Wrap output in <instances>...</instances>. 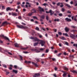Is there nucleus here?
<instances>
[{"mask_svg":"<svg viewBox=\"0 0 77 77\" xmlns=\"http://www.w3.org/2000/svg\"><path fill=\"white\" fill-rule=\"evenodd\" d=\"M33 41L35 42V41H37V42H40L39 43L40 44H41V46H43L44 45V44H45V41L42 40H39V39L37 38L36 37H34V40H33Z\"/></svg>","mask_w":77,"mask_h":77,"instance_id":"obj_1","label":"nucleus"},{"mask_svg":"<svg viewBox=\"0 0 77 77\" xmlns=\"http://www.w3.org/2000/svg\"><path fill=\"white\" fill-rule=\"evenodd\" d=\"M38 11H40V14H42V12H44V8H42L40 7H38Z\"/></svg>","mask_w":77,"mask_h":77,"instance_id":"obj_2","label":"nucleus"},{"mask_svg":"<svg viewBox=\"0 0 77 77\" xmlns=\"http://www.w3.org/2000/svg\"><path fill=\"white\" fill-rule=\"evenodd\" d=\"M17 27L19 28H20V29H27V27L24 26L22 25H17Z\"/></svg>","mask_w":77,"mask_h":77,"instance_id":"obj_3","label":"nucleus"},{"mask_svg":"<svg viewBox=\"0 0 77 77\" xmlns=\"http://www.w3.org/2000/svg\"><path fill=\"white\" fill-rule=\"evenodd\" d=\"M0 37H3V38H5V39H7L9 41H10V40H9V38H8L7 37H6V36H4V35H0Z\"/></svg>","mask_w":77,"mask_h":77,"instance_id":"obj_4","label":"nucleus"},{"mask_svg":"<svg viewBox=\"0 0 77 77\" xmlns=\"http://www.w3.org/2000/svg\"><path fill=\"white\" fill-rule=\"evenodd\" d=\"M31 50L32 51H36V53H39V52H41V51H38V50L35 49H31Z\"/></svg>","mask_w":77,"mask_h":77,"instance_id":"obj_5","label":"nucleus"},{"mask_svg":"<svg viewBox=\"0 0 77 77\" xmlns=\"http://www.w3.org/2000/svg\"><path fill=\"white\" fill-rule=\"evenodd\" d=\"M65 20H66V21H68V22L71 21V19H69L68 17L66 18L65 19Z\"/></svg>","mask_w":77,"mask_h":77,"instance_id":"obj_6","label":"nucleus"},{"mask_svg":"<svg viewBox=\"0 0 77 77\" xmlns=\"http://www.w3.org/2000/svg\"><path fill=\"white\" fill-rule=\"evenodd\" d=\"M8 24V23L7 22V21H5L2 23V24L1 25V27H2V26H4V24Z\"/></svg>","mask_w":77,"mask_h":77,"instance_id":"obj_7","label":"nucleus"},{"mask_svg":"<svg viewBox=\"0 0 77 77\" xmlns=\"http://www.w3.org/2000/svg\"><path fill=\"white\" fill-rule=\"evenodd\" d=\"M65 30L66 31V32H68L69 30V29L67 27H66L65 28Z\"/></svg>","mask_w":77,"mask_h":77,"instance_id":"obj_8","label":"nucleus"},{"mask_svg":"<svg viewBox=\"0 0 77 77\" xmlns=\"http://www.w3.org/2000/svg\"><path fill=\"white\" fill-rule=\"evenodd\" d=\"M49 13L51 15H52L54 14V11H52L51 10H49Z\"/></svg>","mask_w":77,"mask_h":77,"instance_id":"obj_9","label":"nucleus"},{"mask_svg":"<svg viewBox=\"0 0 77 77\" xmlns=\"http://www.w3.org/2000/svg\"><path fill=\"white\" fill-rule=\"evenodd\" d=\"M33 14V13H36V10L35 9H33L32 10V12H31Z\"/></svg>","mask_w":77,"mask_h":77,"instance_id":"obj_10","label":"nucleus"},{"mask_svg":"<svg viewBox=\"0 0 77 77\" xmlns=\"http://www.w3.org/2000/svg\"><path fill=\"white\" fill-rule=\"evenodd\" d=\"M14 46L15 47H20V46H19V45L17 44V43H16L14 44Z\"/></svg>","mask_w":77,"mask_h":77,"instance_id":"obj_11","label":"nucleus"},{"mask_svg":"<svg viewBox=\"0 0 77 77\" xmlns=\"http://www.w3.org/2000/svg\"><path fill=\"white\" fill-rule=\"evenodd\" d=\"M12 15V16H17V14L15 12L13 13Z\"/></svg>","mask_w":77,"mask_h":77,"instance_id":"obj_12","label":"nucleus"},{"mask_svg":"<svg viewBox=\"0 0 77 77\" xmlns=\"http://www.w3.org/2000/svg\"><path fill=\"white\" fill-rule=\"evenodd\" d=\"M13 72H14L15 74H17L18 73V71L13 69Z\"/></svg>","mask_w":77,"mask_h":77,"instance_id":"obj_13","label":"nucleus"},{"mask_svg":"<svg viewBox=\"0 0 77 77\" xmlns=\"http://www.w3.org/2000/svg\"><path fill=\"white\" fill-rule=\"evenodd\" d=\"M69 57H70V59H74V56L73 55H70L69 56Z\"/></svg>","mask_w":77,"mask_h":77,"instance_id":"obj_14","label":"nucleus"},{"mask_svg":"<svg viewBox=\"0 0 77 77\" xmlns=\"http://www.w3.org/2000/svg\"><path fill=\"white\" fill-rule=\"evenodd\" d=\"M71 32H73V33H75V32H77V30H72L70 31Z\"/></svg>","mask_w":77,"mask_h":77,"instance_id":"obj_15","label":"nucleus"},{"mask_svg":"<svg viewBox=\"0 0 77 77\" xmlns=\"http://www.w3.org/2000/svg\"><path fill=\"white\" fill-rule=\"evenodd\" d=\"M71 72H73V73H77V71L75 70H71Z\"/></svg>","mask_w":77,"mask_h":77,"instance_id":"obj_16","label":"nucleus"},{"mask_svg":"<svg viewBox=\"0 0 77 77\" xmlns=\"http://www.w3.org/2000/svg\"><path fill=\"white\" fill-rule=\"evenodd\" d=\"M60 13V12L58 11H57L56 12V13H55L54 14V15H55V16H57V14H58Z\"/></svg>","mask_w":77,"mask_h":77,"instance_id":"obj_17","label":"nucleus"},{"mask_svg":"<svg viewBox=\"0 0 77 77\" xmlns=\"http://www.w3.org/2000/svg\"><path fill=\"white\" fill-rule=\"evenodd\" d=\"M44 50H45V48H41L40 49V50H38V51H44Z\"/></svg>","mask_w":77,"mask_h":77,"instance_id":"obj_18","label":"nucleus"},{"mask_svg":"<svg viewBox=\"0 0 77 77\" xmlns=\"http://www.w3.org/2000/svg\"><path fill=\"white\" fill-rule=\"evenodd\" d=\"M28 48V47H27L26 48H21V49H22V50H27Z\"/></svg>","mask_w":77,"mask_h":77,"instance_id":"obj_19","label":"nucleus"},{"mask_svg":"<svg viewBox=\"0 0 77 77\" xmlns=\"http://www.w3.org/2000/svg\"><path fill=\"white\" fill-rule=\"evenodd\" d=\"M67 74V73H64L63 75V77H66V74Z\"/></svg>","mask_w":77,"mask_h":77,"instance_id":"obj_20","label":"nucleus"},{"mask_svg":"<svg viewBox=\"0 0 77 77\" xmlns=\"http://www.w3.org/2000/svg\"><path fill=\"white\" fill-rule=\"evenodd\" d=\"M71 27H72V28H73V29H76L77 28V27L73 26H71Z\"/></svg>","mask_w":77,"mask_h":77,"instance_id":"obj_21","label":"nucleus"},{"mask_svg":"<svg viewBox=\"0 0 77 77\" xmlns=\"http://www.w3.org/2000/svg\"><path fill=\"white\" fill-rule=\"evenodd\" d=\"M38 44V42H37L36 43H34L33 45L34 46H36Z\"/></svg>","mask_w":77,"mask_h":77,"instance_id":"obj_22","label":"nucleus"},{"mask_svg":"<svg viewBox=\"0 0 77 77\" xmlns=\"http://www.w3.org/2000/svg\"><path fill=\"white\" fill-rule=\"evenodd\" d=\"M74 3L75 4H74V6H77V1H75Z\"/></svg>","mask_w":77,"mask_h":77,"instance_id":"obj_23","label":"nucleus"},{"mask_svg":"<svg viewBox=\"0 0 77 77\" xmlns=\"http://www.w3.org/2000/svg\"><path fill=\"white\" fill-rule=\"evenodd\" d=\"M63 35H65V36H68V34L66 33H63Z\"/></svg>","mask_w":77,"mask_h":77,"instance_id":"obj_24","label":"nucleus"},{"mask_svg":"<svg viewBox=\"0 0 77 77\" xmlns=\"http://www.w3.org/2000/svg\"><path fill=\"white\" fill-rule=\"evenodd\" d=\"M7 11H11V8L10 7H8L6 8Z\"/></svg>","mask_w":77,"mask_h":77,"instance_id":"obj_25","label":"nucleus"},{"mask_svg":"<svg viewBox=\"0 0 77 77\" xmlns=\"http://www.w3.org/2000/svg\"><path fill=\"white\" fill-rule=\"evenodd\" d=\"M70 37H71V38H74V35H73V34L70 35Z\"/></svg>","mask_w":77,"mask_h":77,"instance_id":"obj_26","label":"nucleus"},{"mask_svg":"<svg viewBox=\"0 0 77 77\" xmlns=\"http://www.w3.org/2000/svg\"><path fill=\"white\" fill-rule=\"evenodd\" d=\"M32 14H33V13H32V12L31 13H29L28 14V15L29 16H32Z\"/></svg>","mask_w":77,"mask_h":77,"instance_id":"obj_27","label":"nucleus"},{"mask_svg":"<svg viewBox=\"0 0 77 77\" xmlns=\"http://www.w3.org/2000/svg\"><path fill=\"white\" fill-rule=\"evenodd\" d=\"M32 64L35 65V66L36 67H37V66H38V64H37L35 63L34 62H32Z\"/></svg>","mask_w":77,"mask_h":77,"instance_id":"obj_28","label":"nucleus"},{"mask_svg":"<svg viewBox=\"0 0 77 77\" xmlns=\"http://www.w3.org/2000/svg\"><path fill=\"white\" fill-rule=\"evenodd\" d=\"M66 6H67V7H68V8H71V6H70V5H68V4H66Z\"/></svg>","mask_w":77,"mask_h":77,"instance_id":"obj_29","label":"nucleus"},{"mask_svg":"<svg viewBox=\"0 0 77 77\" xmlns=\"http://www.w3.org/2000/svg\"><path fill=\"white\" fill-rule=\"evenodd\" d=\"M64 69L65 70H66V71H68V69L66 67H64Z\"/></svg>","mask_w":77,"mask_h":77,"instance_id":"obj_30","label":"nucleus"},{"mask_svg":"<svg viewBox=\"0 0 77 77\" xmlns=\"http://www.w3.org/2000/svg\"><path fill=\"white\" fill-rule=\"evenodd\" d=\"M54 21H59V19H54Z\"/></svg>","mask_w":77,"mask_h":77,"instance_id":"obj_31","label":"nucleus"},{"mask_svg":"<svg viewBox=\"0 0 77 77\" xmlns=\"http://www.w3.org/2000/svg\"><path fill=\"white\" fill-rule=\"evenodd\" d=\"M41 18L42 19H44L45 18V16L44 15H42L41 16Z\"/></svg>","mask_w":77,"mask_h":77,"instance_id":"obj_32","label":"nucleus"},{"mask_svg":"<svg viewBox=\"0 0 77 77\" xmlns=\"http://www.w3.org/2000/svg\"><path fill=\"white\" fill-rule=\"evenodd\" d=\"M60 5H61L60 6V7L61 8H62V7H63V3H61Z\"/></svg>","mask_w":77,"mask_h":77,"instance_id":"obj_33","label":"nucleus"},{"mask_svg":"<svg viewBox=\"0 0 77 77\" xmlns=\"http://www.w3.org/2000/svg\"><path fill=\"white\" fill-rule=\"evenodd\" d=\"M35 74L36 75L37 77H39V76L40 75V74L39 73H36Z\"/></svg>","mask_w":77,"mask_h":77,"instance_id":"obj_34","label":"nucleus"},{"mask_svg":"<svg viewBox=\"0 0 77 77\" xmlns=\"http://www.w3.org/2000/svg\"><path fill=\"white\" fill-rule=\"evenodd\" d=\"M61 11H62V12H64L65 11V9L64 8H62L61 9Z\"/></svg>","mask_w":77,"mask_h":77,"instance_id":"obj_35","label":"nucleus"},{"mask_svg":"<svg viewBox=\"0 0 77 77\" xmlns=\"http://www.w3.org/2000/svg\"><path fill=\"white\" fill-rule=\"evenodd\" d=\"M35 29L36 30H39V27H36V28Z\"/></svg>","mask_w":77,"mask_h":77,"instance_id":"obj_36","label":"nucleus"},{"mask_svg":"<svg viewBox=\"0 0 77 77\" xmlns=\"http://www.w3.org/2000/svg\"><path fill=\"white\" fill-rule=\"evenodd\" d=\"M73 45V46H74V47H75H75H76V48H77V44H74Z\"/></svg>","mask_w":77,"mask_h":77,"instance_id":"obj_37","label":"nucleus"},{"mask_svg":"<svg viewBox=\"0 0 77 77\" xmlns=\"http://www.w3.org/2000/svg\"><path fill=\"white\" fill-rule=\"evenodd\" d=\"M20 57L21 60H23V57L21 55H19Z\"/></svg>","mask_w":77,"mask_h":77,"instance_id":"obj_38","label":"nucleus"},{"mask_svg":"<svg viewBox=\"0 0 77 77\" xmlns=\"http://www.w3.org/2000/svg\"><path fill=\"white\" fill-rule=\"evenodd\" d=\"M58 34L59 35H62V33L61 32H58Z\"/></svg>","mask_w":77,"mask_h":77,"instance_id":"obj_39","label":"nucleus"},{"mask_svg":"<svg viewBox=\"0 0 77 77\" xmlns=\"http://www.w3.org/2000/svg\"><path fill=\"white\" fill-rule=\"evenodd\" d=\"M61 39L63 40H65V38L63 37H62Z\"/></svg>","mask_w":77,"mask_h":77,"instance_id":"obj_40","label":"nucleus"},{"mask_svg":"<svg viewBox=\"0 0 77 77\" xmlns=\"http://www.w3.org/2000/svg\"><path fill=\"white\" fill-rule=\"evenodd\" d=\"M59 15L60 17H62L63 15V14L62 13H60L59 14Z\"/></svg>","mask_w":77,"mask_h":77,"instance_id":"obj_41","label":"nucleus"},{"mask_svg":"<svg viewBox=\"0 0 77 77\" xmlns=\"http://www.w3.org/2000/svg\"><path fill=\"white\" fill-rule=\"evenodd\" d=\"M33 17L35 19H36V20H38V18L36 16H33Z\"/></svg>","mask_w":77,"mask_h":77,"instance_id":"obj_42","label":"nucleus"},{"mask_svg":"<svg viewBox=\"0 0 77 77\" xmlns=\"http://www.w3.org/2000/svg\"><path fill=\"white\" fill-rule=\"evenodd\" d=\"M60 3H61L59 2V3H58L57 4V6H60Z\"/></svg>","mask_w":77,"mask_h":77,"instance_id":"obj_43","label":"nucleus"},{"mask_svg":"<svg viewBox=\"0 0 77 77\" xmlns=\"http://www.w3.org/2000/svg\"><path fill=\"white\" fill-rule=\"evenodd\" d=\"M2 9H5V6H2Z\"/></svg>","mask_w":77,"mask_h":77,"instance_id":"obj_44","label":"nucleus"},{"mask_svg":"<svg viewBox=\"0 0 77 77\" xmlns=\"http://www.w3.org/2000/svg\"><path fill=\"white\" fill-rule=\"evenodd\" d=\"M3 66L5 68H7V66H6V65H3Z\"/></svg>","mask_w":77,"mask_h":77,"instance_id":"obj_45","label":"nucleus"},{"mask_svg":"<svg viewBox=\"0 0 77 77\" xmlns=\"http://www.w3.org/2000/svg\"><path fill=\"white\" fill-rule=\"evenodd\" d=\"M34 38L35 37H30V39H34Z\"/></svg>","mask_w":77,"mask_h":77,"instance_id":"obj_46","label":"nucleus"},{"mask_svg":"<svg viewBox=\"0 0 77 77\" xmlns=\"http://www.w3.org/2000/svg\"><path fill=\"white\" fill-rule=\"evenodd\" d=\"M65 44L67 45H69V44H68V43L67 42H65Z\"/></svg>","mask_w":77,"mask_h":77,"instance_id":"obj_47","label":"nucleus"},{"mask_svg":"<svg viewBox=\"0 0 77 77\" xmlns=\"http://www.w3.org/2000/svg\"><path fill=\"white\" fill-rule=\"evenodd\" d=\"M46 19L48 21V16H46Z\"/></svg>","mask_w":77,"mask_h":77,"instance_id":"obj_48","label":"nucleus"},{"mask_svg":"<svg viewBox=\"0 0 77 77\" xmlns=\"http://www.w3.org/2000/svg\"><path fill=\"white\" fill-rule=\"evenodd\" d=\"M52 60H53V61H54L55 62H56V59L52 58Z\"/></svg>","mask_w":77,"mask_h":77,"instance_id":"obj_49","label":"nucleus"},{"mask_svg":"<svg viewBox=\"0 0 77 77\" xmlns=\"http://www.w3.org/2000/svg\"><path fill=\"white\" fill-rule=\"evenodd\" d=\"M9 74V72H6V75H8Z\"/></svg>","mask_w":77,"mask_h":77,"instance_id":"obj_50","label":"nucleus"},{"mask_svg":"<svg viewBox=\"0 0 77 77\" xmlns=\"http://www.w3.org/2000/svg\"><path fill=\"white\" fill-rule=\"evenodd\" d=\"M12 1L13 0H10V3L11 4V3H12Z\"/></svg>","mask_w":77,"mask_h":77,"instance_id":"obj_51","label":"nucleus"},{"mask_svg":"<svg viewBox=\"0 0 77 77\" xmlns=\"http://www.w3.org/2000/svg\"><path fill=\"white\" fill-rule=\"evenodd\" d=\"M9 69L10 70H12V68L11 67H9Z\"/></svg>","mask_w":77,"mask_h":77,"instance_id":"obj_52","label":"nucleus"},{"mask_svg":"<svg viewBox=\"0 0 77 77\" xmlns=\"http://www.w3.org/2000/svg\"><path fill=\"white\" fill-rule=\"evenodd\" d=\"M8 53L10 55H12V53H11V52H8Z\"/></svg>","mask_w":77,"mask_h":77,"instance_id":"obj_53","label":"nucleus"},{"mask_svg":"<svg viewBox=\"0 0 77 77\" xmlns=\"http://www.w3.org/2000/svg\"><path fill=\"white\" fill-rule=\"evenodd\" d=\"M33 77H37L36 75V74H35L34 75H33Z\"/></svg>","mask_w":77,"mask_h":77,"instance_id":"obj_54","label":"nucleus"},{"mask_svg":"<svg viewBox=\"0 0 77 77\" xmlns=\"http://www.w3.org/2000/svg\"><path fill=\"white\" fill-rule=\"evenodd\" d=\"M36 60L37 61V62H39V59H37Z\"/></svg>","mask_w":77,"mask_h":77,"instance_id":"obj_55","label":"nucleus"},{"mask_svg":"<svg viewBox=\"0 0 77 77\" xmlns=\"http://www.w3.org/2000/svg\"><path fill=\"white\" fill-rule=\"evenodd\" d=\"M68 17L69 18H71V15H68Z\"/></svg>","mask_w":77,"mask_h":77,"instance_id":"obj_56","label":"nucleus"},{"mask_svg":"<svg viewBox=\"0 0 77 77\" xmlns=\"http://www.w3.org/2000/svg\"><path fill=\"white\" fill-rule=\"evenodd\" d=\"M73 2L72 1H71L70 2V3L71 5H72V4H73Z\"/></svg>","mask_w":77,"mask_h":77,"instance_id":"obj_57","label":"nucleus"},{"mask_svg":"<svg viewBox=\"0 0 77 77\" xmlns=\"http://www.w3.org/2000/svg\"><path fill=\"white\" fill-rule=\"evenodd\" d=\"M67 13H68V14H71V12L70 11H68L67 12Z\"/></svg>","mask_w":77,"mask_h":77,"instance_id":"obj_58","label":"nucleus"},{"mask_svg":"<svg viewBox=\"0 0 77 77\" xmlns=\"http://www.w3.org/2000/svg\"><path fill=\"white\" fill-rule=\"evenodd\" d=\"M55 77H57V76L56 75V74H54L53 75Z\"/></svg>","mask_w":77,"mask_h":77,"instance_id":"obj_59","label":"nucleus"},{"mask_svg":"<svg viewBox=\"0 0 77 77\" xmlns=\"http://www.w3.org/2000/svg\"><path fill=\"white\" fill-rule=\"evenodd\" d=\"M54 32H57V29H54Z\"/></svg>","mask_w":77,"mask_h":77,"instance_id":"obj_60","label":"nucleus"},{"mask_svg":"<svg viewBox=\"0 0 77 77\" xmlns=\"http://www.w3.org/2000/svg\"><path fill=\"white\" fill-rule=\"evenodd\" d=\"M31 21H32V22H33V21H34V20L33 19H31Z\"/></svg>","mask_w":77,"mask_h":77,"instance_id":"obj_61","label":"nucleus"},{"mask_svg":"<svg viewBox=\"0 0 77 77\" xmlns=\"http://www.w3.org/2000/svg\"><path fill=\"white\" fill-rule=\"evenodd\" d=\"M39 38H42V35H39Z\"/></svg>","mask_w":77,"mask_h":77,"instance_id":"obj_62","label":"nucleus"},{"mask_svg":"<svg viewBox=\"0 0 77 77\" xmlns=\"http://www.w3.org/2000/svg\"><path fill=\"white\" fill-rule=\"evenodd\" d=\"M48 49H47L46 50V53H48Z\"/></svg>","mask_w":77,"mask_h":77,"instance_id":"obj_63","label":"nucleus"},{"mask_svg":"<svg viewBox=\"0 0 77 77\" xmlns=\"http://www.w3.org/2000/svg\"><path fill=\"white\" fill-rule=\"evenodd\" d=\"M57 68L56 67H55V71H56V70H57Z\"/></svg>","mask_w":77,"mask_h":77,"instance_id":"obj_64","label":"nucleus"}]
</instances>
